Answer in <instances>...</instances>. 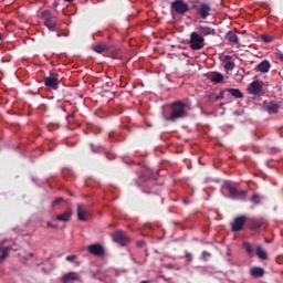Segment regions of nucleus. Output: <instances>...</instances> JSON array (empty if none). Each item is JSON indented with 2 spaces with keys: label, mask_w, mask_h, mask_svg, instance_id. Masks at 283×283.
<instances>
[{
  "label": "nucleus",
  "mask_w": 283,
  "mask_h": 283,
  "mask_svg": "<svg viewBox=\"0 0 283 283\" xmlns=\"http://www.w3.org/2000/svg\"><path fill=\"white\" fill-rule=\"evenodd\" d=\"M187 112H189V105L182 101H177L170 105V115L167 117V120L176 123L180 118H187Z\"/></svg>",
  "instance_id": "f257e3e1"
},
{
  "label": "nucleus",
  "mask_w": 283,
  "mask_h": 283,
  "mask_svg": "<svg viewBox=\"0 0 283 283\" xmlns=\"http://www.w3.org/2000/svg\"><path fill=\"white\" fill-rule=\"evenodd\" d=\"M41 17L44 21L45 28H48L50 32H56V30H59V18H56V15H52L50 10L42 11Z\"/></svg>",
  "instance_id": "f03ea898"
},
{
  "label": "nucleus",
  "mask_w": 283,
  "mask_h": 283,
  "mask_svg": "<svg viewBox=\"0 0 283 283\" xmlns=\"http://www.w3.org/2000/svg\"><path fill=\"white\" fill-rule=\"evenodd\" d=\"M205 38L200 35L198 32H192L190 33V39H189V48L190 50H202L205 48Z\"/></svg>",
  "instance_id": "7ed1b4c3"
},
{
  "label": "nucleus",
  "mask_w": 283,
  "mask_h": 283,
  "mask_svg": "<svg viewBox=\"0 0 283 283\" xmlns=\"http://www.w3.org/2000/svg\"><path fill=\"white\" fill-rule=\"evenodd\" d=\"M170 9L176 14H187L189 12V4L182 0H175L170 3Z\"/></svg>",
  "instance_id": "20e7f679"
},
{
  "label": "nucleus",
  "mask_w": 283,
  "mask_h": 283,
  "mask_svg": "<svg viewBox=\"0 0 283 283\" xmlns=\"http://www.w3.org/2000/svg\"><path fill=\"white\" fill-rule=\"evenodd\" d=\"M113 241L120 247H127L129 244V237L123 230H117L112 234Z\"/></svg>",
  "instance_id": "39448f33"
},
{
  "label": "nucleus",
  "mask_w": 283,
  "mask_h": 283,
  "mask_svg": "<svg viewBox=\"0 0 283 283\" xmlns=\"http://www.w3.org/2000/svg\"><path fill=\"white\" fill-rule=\"evenodd\" d=\"M59 74L50 73L48 77H44V85L49 87V90H59L60 85Z\"/></svg>",
  "instance_id": "423d86ee"
},
{
  "label": "nucleus",
  "mask_w": 283,
  "mask_h": 283,
  "mask_svg": "<svg viewBox=\"0 0 283 283\" xmlns=\"http://www.w3.org/2000/svg\"><path fill=\"white\" fill-rule=\"evenodd\" d=\"M245 222H247L245 216L235 217L231 224V230L233 231V233H238V231H242Z\"/></svg>",
  "instance_id": "0eeeda50"
},
{
  "label": "nucleus",
  "mask_w": 283,
  "mask_h": 283,
  "mask_svg": "<svg viewBox=\"0 0 283 283\" xmlns=\"http://www.w3.org/2000/svg\"><path fill=\"white\" fill-rule=\"evenodd\" d=\"M87 251L91 252L92 255H97V258L105 255V248H103L101 243L88 245Z\"/></svg>",
  "instance_id": "6e6552de"
},
{
  "label": "nucleus",
  "mask_w": 283,
  "mask_h": 283,
  "mask_svg": "<svg viewBox=\"0 0 283 283\" xmlns=\"http://www.w3.org/2000/svg\"><path fill=\"white\" fill-rule=\"evenodd\" d=\"M199 17L201 19H207L208 17L211 15V6L209 3H201L200 7L197 10Z\"/></svg>",
  "instance_id": "1a4fd4ad"
},
{
  "label": "nucleus",
  "mask_w": 283,
  "mask_h": 283,
  "mask_svg": "<svg viewBox=\"0 0 283 283\" xmlns=\"http://www.w3.org/2000/svg\"><path fill=\"white\" fill-rule=\"evenodd\" d=\"M90 216H92L90 210L85 209L82 205H77V219L81 222H86Z\"/></svg>",
  "instance_id": "9d476101"
},
{
  "label": "nucleus",
  "mask_w": 283,
  "mask_h": 283,
  "mask_svg": "<svg viewBox=\"0 0 283 283\" xmlns=\"http://www.w3.org/2000/svg\"><path fill=\"white\" fill-rule=\"evenodd\" d=\"M224 39L228 41L229 45H240V38H238L234 31L227 32Z\"/></svg>",
  "instance_id": "9b49d317"
},
{
  "label": "nucleus",
  "mask_w": 283,
  "mask_h": 283,
  "mask_svg": "<svg viewBox=\"0 0 283 283\" xmlns=\"http://www.w3.org/2000/svg\"><path fill=\"white\" fill-rule=\"evenodd\" d=\"M208 81H211V83L214 84L224 83V75L219 72H210L208 73Z\"/></svg>",
  "instance_id": "f8f14e48"
},
{
  "label": "nucleus",
  "mask_w": 283,
  "mask_h": 283,
  "mask_svg": "<svg viewBox=\"0 0 283 283\" xmlns=\"http://www.w3.org/2000/svg\"><path fill=\"white\" fill-rule=\"evenodd\" d=\"M198 30V33L205 39V36H213L216 35V29H212L210 27H203V25H200L197 28Z\"/></svg>",
  "instance_id": "ddd939ff"
},
{
  "label": "nucleus",
  "mask_w": 283,
  "mask_h": 283,
  "mask_svg": "<svg viewBox=\"0 0 283 283\" xmlns=\"http://www.w3.org/2000/svg\"><path fill=\"white\" fill-rule=\"evenodd\" d=\"M248 92H249V94H254V95L260 94L262 92V84H260L259 81H253L248 86Z\"/></svg>",
  "instance_id": "4468645a"
},
{
  "label": "nucleus",
  "mask_w": 283,
  "mask_h": 283,
  "mask_svg": "<svg viewBox=\"0 0 283 283\" xmlns=\"http://www.w3.org/2000/svg\"><path fill=\"white\" fill-rule=\"evenodd\" d=\"M231 59H232L231 55H224L222 59L223 63H226L223 65L226 72H233V70L235 69V63L231 61Z\"/></svg>",
  "instance_id": "2eb2a0df"
},
{
  "label": "nucleus",
  "mask_w": 283,
  "mask_h": 283,
  "mask_svg": "<svg viewBox=\"0 0 283 283\" xmlns=\"http://www.w3.org/2000/svg\"><path fill=\"white\" fill-rule=\"evenodd\" d=\"M265 111L268 112V114H277V112H280V104L274 101L265 103Z\"/></svg>",
  "instance_id": "dca6fc26"
},
{
  "label": "nucleus",
  "mask_w": 283,
  "mask_h": 283,
  "mask_svg": "<svg viewBox=\"0 0 283 283\" xmlns=\"http://www.w3.org/2000/svg\"><path fill=\"white\" fill-rule=\"evenodd\" d=\"M72 219V209H66L65 212L57 214L55 220H57L59 222H70V220Z\"/></svg>",
  "instance_id": "f3484780"
},
{
  "label": "nucleus",
  "mask_w": 283,
  "mask_h": 283,
  "mask_svg": "<svg viewBox=\"0 0 283 283\" xmlns=\"http://www.w3.org/2000/svg\"><path fill=\"white\" fill-rule=\"evenodd\" d=\"M78 281V273L76 272H69L62 276L63 283L76 282Z\"/></svg>",
  "instance_id": "a211bd4d"
},
{
  "label": "nucleus",
  "mask_w": 283,
  "mask_h": 283,
  "mask_svg": "<svg viewBox=\"0 0 283 283\" xmlns=\"http://www.w3.org/2000/svg\"><path fill=\"white\" fill-rule=\"evenodd\" d=\"M93 50L97 54H103V52H107V50H109V46L106 43L99 42L93 45Z\"/></svg>",
  "instance_id": "6ab92c4d"
},
{
  "label": "nucleus",
  "mask_w": 283,
  "mask_h": 283,
  "mask_svg": "<svg viewBox=\"0 0 283 283\" xmlns=\"http://www.w3.org/2000/svg\"><path fill=\"white\" fill-rule=\"evenodd\" d=\"M258 70L262 74H266L271 70V62L264 60L261 63L258 64Z\"/></svg>",
  "instance_id": "aec40b11"
},
{
  "label": "nucleus",
  "mask_w": 283,
  "mask_h": 283,
  "mask_svg": "<svg viewBox=\"0 0 283 283\" xmlns=\"http://www.w3.org/2000/svg\"><path fill=\"white\" fill-rule=\"evenodd\" d=\"M264 227V221L263 219H252L250 223V229L252 231H258V229H261Z\"/></svg>",
  "instance_id": "412c9836"
},
{
  "label": "nucleus",
  "mask_w": 283,
  "mask_h": 283,
  "mask_svg": "<svg viewBox=\"0 0 283 283\" xmlns=\"http://www.w3.org/2000/svg\"><path fill=\"white\" fill-rule=\"evenodd\" d=\"M226 92L233 96V98H244V94L239 88H227Z\"/></svg>",
  "instance_id": "4be33fe9"
},
{
  "label": "nucleus",
  "mask_w": 283,
  "mask_h": 283,
  "mask_svg": "<svg viewBox=\"0 0 283 283\" xmlns=\"http://www.w3.org/2000/svg\"><path fill=\"white\" fill-rule=\"evenodd\" d=\"M255 253H256L259 260H269V254L266 253V251H264V249H262V247L256 245Z\"/></svg>",
  "instance_id": "5701e85b"
},
{
  "label": "nucleus",
  "mask_w": 283,
  "mask_h": 283,
  "mask_svg": "<svg viewBox=\"0 0 283 283\" xmlns=\"http://www.w3.org/2000/svg\"><path fill=\"white\" fill-rule=\"evenodd\" d=\"M252 277H263L264 276V269L262 268H252L250 271Z\"/></svg>",
  "instance_id": "b1692460"
},
{
  "label": "nucleus",
  "mask_w": 283,
  "mask_h": 283,
  "mask_svg": "<svg viewBox=\"0 0 283 283\" xmlns=\"http://www.w3.org/2000/svg\"><path fill=\"white\" fill-rule=\"evenodd\" d=\"M12 248L10 247H3L0 244V260H6V258L9 255L10 250Z\"/></svg>",
  "instance_id": "393cba45"
},
{
  "label": "nucleus",
  "mask_w": 283,
  "mask_h": 283,
  "mask_svg": "<svg viewBox=\"0 0 283 283\" xmlns=\"http://www.w3.org/2000/svg\"><path fill=\"white\" fill-rule=\"evenodd\" d=\"M228 190H229V195H230V198H232L233 200H235V198L238 197V193L240 192L235 187L233 186H229L228 187Z\"/></svg>",
  "instance_id": "a878e982"
},
{
  "label": "nucleus",
  "mask_w": 283,
  "mask_h": 283,
  "mask_svg": "<svg viewBox=\"0 0 283 283\" xmlns=\"http://www.w3.org/2000/svg\"><path fill=\"white\" fill-rule=\"evenodd\" d=\"M243 249H245L248 255H253L254 250H253V247H251L249 242H243Z\"/></svg>",
  "instance_id": "bb28decb"
},
{
  "label": "nucleus",
  "mask_w": 283,
  "mask_h": 283,
  "mask_svg": "<svg viewBox=\"0 0 283 283\" xmlns=\"http://www.w3.org/2000/svg\"><path fill=\"white\" fill-rule=\"evenodd\" d=\"M234 200H247V191L244 190L239 191L237 197H234Z\"/></svg>",
  "instance_id": "cd10ccee"
},
{
  "label": "nucleus",
  "mask_w": 283,
  "mask_h": 283,
  "mask_svg": "<svg viewBox=\"0 0 283 283\" xmlns=\"http://www.w3.org/2000/svg\"><path fill=\"white\" fill-rule=\"evenodd\" d=\"M261 200H262V197H260V195L258 193H254L251 197V202H253V205H260Z\"/></svg>",
  "instance_id": "c85d7f7f"
},
{
  "label": "nucleus",
  "mask_w": 283,
  "mask_h": 283,
  "mask_svg": "<svg viewBox=\"0 0 283 283\" xmlns=\"http://www.w3.org/2000/svg\"><path fill=\"white\" fill-rule=\"evenodd\" d=\"M261 40H262L264 43H271V42L273 41V35L262 34V35H261Z\"/></svg>",
  "instance_id": "c756f323"
},
{
  "label": "nucleus",
  "mask_w": 283,
  "mask_h": 283,
  "mask_svg": "<svg viewBox=\"0 0 283 283\" xmlns=\"http://www.w3.org/2000/svg\"><path fill=\"white\" fill-rule=\"evenodd\" d=\"M61 202H63V198L59 197V198H56V199L52 202V205H53V207H59V205H61Z\"/></svg>",
  "instance_id": "7c9ffc66"
},
{
  "label": "nucleus",
  "mask_w": 283,
  "mask_h": 283,
  "mask_svg": "<svg viewBox=\"0 0 283 283\" xmlns=\"http://www.w3.org/2000/svg\"><path fill=\"white\" fill-rule=\"evenodd\" d=\"M74 260H76V255H74V254L66 256V261H67V262H74Z\"/></svg>",
  "instance_id": "2f4dec72"
},
{
  "label": "nucleus",
  "mask_w": 283,
  "mask_h": 283,
  "mask_svg": "<svg viewBox=\"0 0 283 283\" xmlns=\"http://www.w3.org/2000/svg\"><path fill=\"white\" fill-rule=\"evenodd\" d=\"M46 227H49L50 229H57V226L53 224L50 221L46 222Z\"/></svg>",
  "instance_id": "473e14b6"
},
{
  "label": "nucleus",
  "mask_w": 283,
  "mask_h": 283,
  "mask_svg": "<svg viewBox=\"0 0 283 283\" xmlns=\"http://www.w3.org/2000/svg\"><path fill=\"white\" fill-rule=\"evenodd\" d=\"M202 256H203L205 260H207L208 258H211V253H209L207 251H203Z\"/></svg>",
  "instance_id": "72a5a7b5"
},
{
  "label": "nucleus",
  "mask_w": 283,
  "mask_h": 283,
  "mask_svg": "<svg viewBox=\"0 0 283 283\" xmlns=\"http://www.w3.org/2000/svg\"><path fill=\"white\" fill-rule=\"evenodd\" d=\"M276 59L283 63V53H276Z\"/></svg>",
  "instance_id": "f704fd0d"
},
{
  "label": "nucleus",
  "mask_w": 283,
  "mask_h": 283,
  "mask_svg": "<svg viewBox=\"0 0 283 283\" xmlns=\"http://www.w3.org/2000/svg\"><path fill=\"white\" fill-rule=\"evenodd\" d=\"M143 244H145V241H138L137 242V247H143Z\"/></svg>",
  "instance_id": "c9c22d12"
},
{
  "label": "nucleus",
  "mask_w": 283,
  "mask_h": 283,
  "mask_svg": "<svg viewBox=\"0 0 283 283\" xmlns=\"http://www.w3.org/2000/svg\"><path fill=\"white\" fill-rule=\"evenodd\" d=\"M166 269H174V265L172 264H167Z\"/></svg>",
  "instance_id": "e433bc0d"
},
{
  "label": "nucleus",
  "mask_w": 283,
  "mask_h": 283,
  "mask_svg": "<svg viewBox=\"0 0 283 283\" xmlns=\"http://www.w3.org/2000/svg\"><path fill=\"white\" fill-rule=\"evenodd\" d=\"M64 1H66L67 3H72V1H74V0H64Z\"/></svg>",
  "instance_id": "4c0bfd02"
},
{
  "label": "nucleus",
  "mask_w": 283,
  "mask_h": 283,
  "mask_svg": "<svg viewBox=\"0 0 283 283\" xmlns=\"http://www.w3.org/2000/svg\"><path fill=\"white\" fill-rule=\"evenodd\" d=\"M1 39H3V34L0 33V41H1Z\"/></svg>",
  "instance_id": "58836bf2"
},
{
  "label": "nucleus",
  "mask_w": 283,
  "mask_h": 283,
  "mask_svg": "<svg viewBox=\"0 0 283 283\" xmlns=\"http://www.w3.org/2000/svg\"><path fill=\"white\" fill-rule=\"evenodd\" d=\"M106 158H108V160H109V154H107V153H106Z\"/></svg>",
  "instance_id": "ea45409f"
},
{
  "label": "nucleus",
  "mask_w": 283,
  "mask_h": 283,
  "mask_svg": "<svg viewBox=\"0 0 283 283\" xmlns=\"http://www.w3.org/2000/svg\"><path fill=\"white\" fill-rule=\"evenodd\" d=\"M108 227H116L115 224H109Z\"/></svg>",
  "instance_id": "a19ab883"
}]
</instances>
